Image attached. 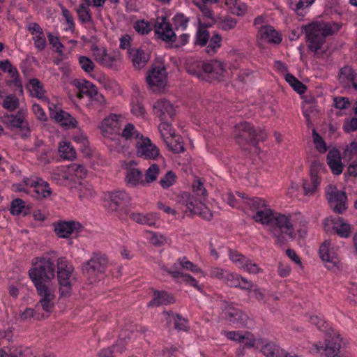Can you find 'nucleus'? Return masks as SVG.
I'll use <instances>...</instances> for the list:
<instances>
[{"instance_id": "obj_1", "label": "nucleus", "mask_w": 357, "mask_h": 357, "mask_svg": "<svg viewBox=\"0 0 357 357\" xmlns=\"http://www.w3.org/2000/svg\"><path fill=\"white\" fill-rule=\"evenodd\" d=\"M290 215L275 212L271 208H265V211H257L252 216L256 222L269 225L270 233L275 239V243L278 245H287L289 240L296 238L294 227Z\"/></svg>"}, {"instance_id": "obj_2", "label": "nucleus", "mask_w": 357, "mask_h": 357, "mask_svg": "<svg viewBox=\"0 0 357 357\" xmlns=\"http://www.w3.org/2000/svg\"><path fill=\"white\" fill-rule=\"evenodd\" d=\"M29 270V276L36 288L49 287L47 283L55 277L54 261L50 257H37Z\"/></svg>"}, {"instance_id": "obj_3", "label": "nucleus", "mask_w": 357, "mask_h": 357, "mask_svg": "<svg viewBox=\"0 0 357 357\" xmlns=\"http://www.w3.org/2000/svg\"><path fill=\"white\" fill-rule=\"evenodd\" d=\"M74 270L73 266L65 257L57 259L56 273L61 298H69L73 294V281L76 280V278L73 276Z\"/></svg>"}, {"instance_id": "obj_4", "label": "nucleus", "mask_w": 357, "mask_h": 357, "mask_svg": "<svg viewBox=\"0 0 357 357\" xmlns=\"http://www.w3.org/2000/svg\"><path fill=\"white\" fill-rule=\"evenodd\" d=\"M108 201L107 209L114 213L121 220H126L130 211L131 197L125 190L109 192L105 195Z\"/></svg>"}, {"instance_id": "obj_5", "label": "nucleus", "mask_w": 357, "mask_h": 357, "mask_svg": "<svg viewBox=\"0 0 357 357\" xmlns=\"http://www.w3.org/2000/svg\"><path fill=\"white\" fill-rule=\"evenodd\" d=\"M146 80L154 92L164 91L167 84V73L162 58H155L147 73Z\"/></svg>"}, {"instance_id": "obj_6", "label": "nucleus", "mask_w": 357, "mask_h": 357, "mask_svg": "<svg viewBox=\"0 0 357 357\" xmlns=\"http://www.w3.org/2000/svg\"><path fill=\"white\" fill-rule=\"evenodd\" d=\"M238 133L236 134V139L238 144H248L253 146L256 149L259 142H264L266 139V133L260 128H255L250 123L244 121L236 126Z\"/></svg>"}, {"instance_id": "obj_7", "label": "nucleus", "mask_w": 357, "mask_h": 357, "mask_svg": "<svg viewBox=\"0 0 357 357\" xmlns=\"http://www.w3.org/2000/svg\"><path fill=\"white\" fill-rule=\"evenodd\" d=\"M108 264V258L105 255L93 254L92 257L82 266V272L90 282L96 281L99 274L104 273Z\"/></svg>"}, {"instance_id": "obj_8", "label": "nucleus", "mask_w": 357, "mask_h": 357, "mask_svg": "<svg viewBox=\"0 0 357 357\" xmlns=\"http://www.w3.org/2000/svg\"><path fill=\"white\" fill-rule=\"evenodd\" d=\"M326 198L333 211L337 214H342L347 210L348 197L345 191L339 190L334 184H329L325 188Z\"/></svg>"}, {"instance_id": "obj_9", "label": "nucleus", "mask_w": 357, "mask_h": 357, "mask_svg": "<svg viewBox=\"0 0 357 357\" xmlns=\"http://www.w3.org/2000/svg\"><path fill=\"white\" fill-rule=\"evenodd\" d=\"M318 24L316 22H311L305 25H303L305 29V41L307 44L308 49L314 52L315 54L322 56L326 53V50L319 52L326 43V39L319 33Z\"/></svg>"}, {"instance_id": "obj_10", "label": "nucleus", "mask_w": 357, "mask_h": 357, "mask_svg": "<svg viewBox=\"0 0 357 357\" xmlns=\"http://www.w3.org/2000/svg\"><path fill=\"white\" fill-rule=\"evenodd\" d=\"M153 109L154 114L161 121L158 126L159 130H167L169 127H171V121L174 119L176 115L172 104L167 99H162L154 103Z\"/></svg>"}, {"instance_id": "obj_11", "label": "nucleus", "mask_w": 357, "mask_h": 357, "mask_svg": "<svg viewBox=\"0 0 357 357\" xmlns=\"http://www.w3.org/2000/svg\"><path fill=\"white\" fill-rule=\"evenodd\" d=\"M222 313L227 321L238 327L249 328L250 321L247 314L242 310L236 307L234 303L224 301Z\"/></svg>"}, {"instance_id": "obj_12", "label": "nucleus", "mask_w": 357, "mask_h": 357, "mask_svg": "<svg viewBox=\"0 0 357 357\" xmlns=\"http://www.w3.org/2000/svg\"><path fill=\"white\" fill-rule=\"evenodd\" d=\"M153 28L158 39L171 44L176 41L177 36L167 15L158 17Z\"/></svg>"}, {"instance_id": "obj_13", "label": "nucleus", "mask_w": 357, "mask_h": 357, "mask_svg": "<svg viewBox=\"0 0 357 357\" xmlns=\"http://www.w3.org/2000/svg\"><path fill=\"white\" fill-rule=\"evenodd\" d=\"M1 122L9 129L19 128L22 133L21 137L26 139L30 136L31 130L28 122L25 121L19 112L16 114H5L1 117Z\"/></svg>"}, {"instance_id": "obj_14", "label": "nucleus", "mask_w": 357, "mask_h": 357, "mask_svg": "<svg viewBox=\"0 0 357 357\" xmlns=\"http://www.w3.org/2000/svg\"><path fill=\"white\" fill-rule=\"evenodd\" d=\"M326 335L328 336L325 339L324 347L314 344L317 352H320L321 349H323L324 355L326 357H349L345 353L338 354L342 342V338L340 337V335L332 336L329 333V334H326Z\"/></svg>"}, {"instance_id": "obj_15", "label": "nucleus", "mask_w": 357, "mask_h": 357, "mask_svg": "<svg viewBox=\"0 0 357 357\" xmlns=\"http://www.w3.org/2000/svg\"><path fill=\"white\" fill-rule=\"evenodd\" d=\"M54 232L59 238H67L73 233H80L84 226L75 220H59L53 223Z\"/></svg>"}, {"instance_id": "obj_16", "label": "nucleus", "mask_w": 357, "mask_h": 357, "mask_svg": "<svg viewBox=\"0 0 357 357\" xmlns=\"http://www.w3.org/2000/svg\"><path fill=\"white\" fill-rule=\"evenodd\" d=\"M56 105L51 104L49 106L50 116L54 119L55 122L59 123L65 128H74L77 126V121L68 112L60 109L59 111L56 112L54 108Z\"/></svg>"}, {"instance_id": "obj_17", "label": "nucleus", "mask_w": 357, "mask_h": 357, "mask_svg": "<svg viewBox=\"0 0 357 357\" xmlns=\"http://www.w3.org/2000/svg\"><path fill=\"white\" fill-rule=\"evenodd\" d=\"M137 155L146 160H155L160 155L159 149L151 142L149 137L136 144Z\"/></svg>"}, {"instance_id": "obj_18", "label": "nucleus", "mask_w": 357, "mask_h": 357, "mask_svg": "<svg viewBox=\"0 0 357 357\" xmlns=\"http://www.w3.org/2000/svg\"><path fill=\"white\" fill-rule=\"evenodd\" d=\"M38 295L40 297L39 300V305L42 310L45 312V314H48L50 317V313L54 310L55 304L53 300L55 298L54 291L50 287L36 288Z\"/></svg>"}, {"instance_id": "obj_19", "label": "nucleus", "mask_w": 357, "mask_h": 357, "mask_svg": "<svg viewBox=\"0 0 357 357\" xmlns=\"http://www.w3.org/2000/svg\"><path fill=\"white\" fill-rule=\"evenodd\" d=\"M177 202L185 205L191 213L203 215V213L201 211L202 208L199 206V204L202 205V201L198 200L197 197L190 192H180L177 196Z\"/></svg>"}, {"instance_id": "obj_20", "label": "nucleus", "mask_w": 357, "mask_h": 357, "mask_svg": "<svg viewBox=\"0 0 357 357\" xmlns=\"http://www.w3.org/2000/svg\"><path fill=\"white\" fill-rule=\"evenodd\" d=\"M331 241H325L319 247V255L323 261L326 263L328 269H333L336 267L338 259L334 252L330 251Z\"/></svg>"}, {"instance_id": "obj_21", "label": "nucleus", "mask_w": 357, "mask_h": 357, "mask_svg": "<svg viewBox=\"0 0 357 357\" xmlns=\"http://www.w3.org/2000/svg\"><path fill=\"white\" fill-rule=\"evenodd\" d=\"M327 163L334 175L342 173L344 165L341 162V155L338 149L333 148L327 154Z\"/></svg>"}, {"instance_id": "obj_22", "label": "nucleus", "mask_w": 357, "mask_h": 357, "mask_svg": "<svg viewBox=\"0 0 357 357\" xmlns=\"http://www.w3.org/2000/svg\"><path fill=\"white\" fill-rule=\"evenodd\" d=\"M26 88L30 91L31 96L45 100L50 104L49 98L45 96L46 91L44 89V85L38 79H30L26 85Z\"/></svg>"}, {"instance_id": "obj_23", "label": "nucleus", "mask_w": 357, "mask_h": 357, "mask_svg": "<svg viewBox=\"0 0 357 357\" xmlns=\"http://www.w3.org/2000/svg\"><path fill=\"white\" fill-rule=\"evenodd\" d=\"M164 313L168 315V317H167V324L168 326L173 323L174 328L177 331L187 332L189 331L190 326L187 319L183 317L179 314L174 313L172 311H165Z\"/></svg>"}, {"instance_id": "obj_24", "label": "nucleus", "mask_w": 357, "mask_h": 357, "mask_svg": "<svg viewBox=\"0 0 357 357\" xmlns=\"http://www.w3.org/2000/svg\"><path fill=\"white\" fill-rule=\"evenodd\" d=\"M324 165L319 160H314L311 162L310 167V176L311 180H312V188L310 190L307 188L305 192V196L313 195L317 190L319 185L320 184V179L318 177V172L323 167Z\"/></svg>"}, {"instance_id": "obj_25", "label": "nucleus", "mask_w": 357, "mask_h": 357, "mask_svg": "<svg viewBox=\"0 0 357 357\" xmlns=\"http://www.w3.org/2000/svg\"><path fill=\"white\" fill-rule=\"evenodd\" d=\"M176 301L173 294L165 291L154 290L152 300L149 303L148 306L166 305L174 303Z\"/></svg>"}, {"instance_id": "obj_26", "label": "nucleus", "mask_w": 357, "mask_h": 357, "mask_svg": "<svg viewBox=\"0 0 357 357\" xmlns=\"http://www.w3.org/2000/svg\"><path fill=\"white\" fill-rule=\"evenodd\" d=\"M261 39L269 43L279 45L282 41L281 35L274 29L273 26L264 25L259 29Z\"/></svg>"}, {"instance_id": "obj_27", "label": "nucleus", "mask_w": 357, "mask_h": 357, "mask_svg": "<svg viewBox=\"0 0 357 357\" xmlns=\"http://www.w3.org/2000/svg\"><path fill=\"white\" fill-rule=\"evenodd\" d=\"M169 275H172L173 278L176 280L177 282L182 283L185 282L186 284H189L190 286L194 287L197 290L202 291V289L201 286L198 284L197 280L191 275L188 273H184L179 271H169Z\"/></svg>"}, {"instance_id": "obj_28", "label": "nucleus", "mask_w": 357, "mask_h": 357, "mask_svg": "<svg viewBox=\"0 0 357 357\" xmlns=\"http://www.w3.org/2000/svg\"><path fill=\"white\" fill-rule=\"evenodd\" d=\"M31 206L26 205L22 199L16 198L11 202L10 213L13 215L26 216L31 213Z\"/></svg>"}, {"instance_id": "obj_29", "label": "nucleus", "mask_w": 357, "mask_h": 357, "mask_svg": "<svg viewBox=\"0 0 357 357\" xmlns=\"http://www.w3.org/2000/svg\"><path fill=\"white\" fill-rule=\"evenodd\" d=\"M128 340H130V337L128 335H124L118 340L115 345L113 346V349L111 348L102 349L100 352L98 357H113L112 354L114 351L121 353L126 349L125 345L127 344Z\"/></svg>"}, {"instance_id": "obj_30", "label": "nucleus", "mask_w": 357, "mask_h": 357, "mask_svg": "<svg viewBox=\"0 0 357 357\" xmlns=\"http://www.w3.org/2000/svg\"><path fill=\"white\" fill-rule=\"evenodd\" d=\"M181 268L188 271H190L193 273H200L202 274L203 273L202 269L199 268L196 264L188 260L186 257L179 258L177 262L174 263L172 266V269H175V271H178Z\"/></svg>"}, {"instance_id": "obj_31", "label": "nucleus", "mask_w": 357, "mask_h": 357, "mask_svg": "<svg viewBox=\"0 0 357 357\" xmlns=\"http://www.w3.org/2000/svg\"><path fill=\"white\" fill-rule=\"evenodd\" d=\"M118 124V116L111 114L103 119L99 128L103 133H112Z\"/></svg>"}, {"instance_id": "obj_32", "label": "nucleus", "mask_w": 357, "mask_h": 357, "mask_svg": "<svg viewBox=\"0 0 357 357\" xmlns=\"http://www.w3.org/2000/svg\"><path fill=\"white\" fill-rule=\"evenodd\" d=\"M149 59L150 55L145 53V52L141 48H139L136 50L135 54H134L132 61L134 67L140 70L145 66Z\"/></svg>"}, {"instance_id": "obj_33", "label": "nucleus", "mask_w": 357, "mask_h": 357, "mask_svg": "<svg viewBox=\"0 0 357 357\" xmlns=\"http://www.w3.org/2000/svg\"><path fill=\"white\" fill-rule=\"evenodd\" d=\"M286 82L293 89L300 95L304 94L307 91V86L298 79L294 75L287 73L285 75Z\"/></svg>"}, {"instance_id": "obj_34", "label": "nucleus", "mask_w": 357, "mask_h": 357, "mask_svg": "<svg viewBox=\"0 0 357 357\" xmlns=\"http://www.w3.org/2000/svg\"><path fill=\"white\" fill-rule=\"evenodd\" d=\"M30 354L29 349L7 348L0 351V357H29Z\"/></svg>"}, {"instance_id": "obj_35", "label": "nucleus", "mask_w": 357, "mask_h": 357, "mask_svg": "<svg viewBox=\"0 0 357 357\" xmlns=\"http://www.w3.org/2000/svg\"><path fill=\"white\" fill-rule=\"evenodd\" d=\"M130 218L141 225H147L149 226H152L155 225L156 218L153 214H146L145 215H142L141 213H132L130 215Z\"/></svg>"}, {"instance_id": "obj_36", "label": "nucleus", "mask_w": 357, "mask_h": 357, "mask_svg": "<svg viewBox=\"0 0 357 357\" xmlns=\"http://www.w3.org/2000/svg\"><path fill=\"white\" fill-rule=\"evenodd\" d=\"M160 172V167L157 164H152L146 171L144 180H141L140 184L144 186L146 184L151 183L156 181Z\"/></svg>"}, {"instance_id": "obj_37", "label": "nucleus", "mask_w": 357, "mask_h": 357, "mask_svg": "<svg viewBox=\"0 0 357 357\" xmlns=\"http://www.w3.org/2000/svg\"><path fill=\"white\" fill-rule=\"evenodd\" d=\"M20 317L23 321L30 319L31 318H34L38 321H40L47 319L48 314H45L44 313L38 312L36 309L26 307L20 314Z\"/></svg>"}, {"instance_id": "obj_38", "label": "nucleus", "mask_w": 357, "mask_h": 357, "mask_svg": "<svg viewBox=\"0 0 357 357\" xmlns=\"http://www.w3.org/2000/svg\"><path fill=\"white\" fill-rule=\"evenodd\" d=\"M142 177V173L139 169L130 168L127 172L125 180L127 183L135 187L140 184Z\"/></svg>"}, {"instance_id": "obj_39", "label": "nucleus", "mask_w": 357, "mask_h": 357, "mask_svg": "<svg viewBox=\"0 0 357 357\" xmlns=\"http://www.w3.org/2000/svg\"><path fill=\"white\" fill-rule=\"evenodd\" d=\"M86 3H81L76 9L79 21L82 24L92 22V15Z\"/></svg>"}, {"instance_id": "obj_40", "label": "nucleus", "mask_w": 357, "mask_h": 357, "mask_svg": "<svg viewBox=\"0 0 357 357\" xmlns=\"http://www.w3.org/2000/svg\"><path fill=\"white\" fill-rule=\"evenodd\" d=\"M33 192L34 194L32 195V196L39 199L50 197L52 192L50 188L49 183L44 181L36 190H33Z\"/></svg>"}, {"instance_id": "obj_41", "label": "nucleus", "mask_w": 357, "mask_h": 357, "mask_svg": "<svg viewBox=\"0 0 357 357\" xmlns=\"http://www.w3.org/2000/svg\"><path fill=\"white\" fill-rule=\"evenodd\" d=\"M245 204L249 207L250 209L257 211H265L262 210L263 208H266V204L264 199L259 197H246Z\"/></svg>"}, {"instance_id": "obj_42", "label": "nucleus", "mask_w": 357, "mask_h": 357, "mask_svg": "<svg viewBox=\"0 0 357 357\" xmlns=\"http://www.w3.org/2000/svg\"><path fill=\"white\" fill-rule=\"evenodd\" d=\"M357 74L355 70L350 66H346L340 70V82L341 84L344 82V79L348 82H353L356 79Z\"/></svg>"}, {"instance_id": "obj_43", "label": "nucleus", "mask_w": 357, "mask_h": 357, "mask_svg": "<svg viewBox=\"0 0 357 357\" xmlns=\"http://www.w3.org/2000/svg\"><path fill=\"white\" fill-rule=\"evenodd\" d=\"M59 151L61 153V156L66 160H73L76 158V151L70 146V142H65L63 146H60Z\"/></svg>"}, {"instance_id": "obj_44", "label": "nucleus", "mask_w": 357, "mask_h": 357, "mask_svg": "<svg viewBox=\"0 0 357 357\" xmlns=\"http://www.w3.org/2000/svg\"><path fill=\"white\" fill-rule=\"evenodd\" d=\"M218 20L219 22L218 28L223 31L233 29L237 24V20L229 15L224 17H218Z\"/></svg>"}, {"instance_id": "obj_45", "label": "nucleus", "mask_w": 357, "mask_h": 357, "mask_svg": "<svg viewBox=\"0 0 357 357\" xmlns=\"http://www.w3.org/2000/svg\"><path fill=\"white\" fill-rule=\"evenodd\" d=\"M210 38L209 31L207 29H203L198 26L196 33V39L195 44L199 45L201 47H204L208 42Z\"/></svg>"}, {"instance_id": "obj_46", "label": "nucleus", "mask_w": 357, "mask_h": 357, "mask_svg": "<svg viewBox=\"0 0 357 357\" xmlns=\"http://www.w3.org/2000/svg\"><path fill=\"white\" fill-rule=\"evenodd\" d=\"M172 21L174 22V31H177L179 27H181L182 29L184 30L188 26L189 18L185 17L183 13H178L174 16Z\"/></svg>"}, {"instance_id": "obj_47", "label": "nucleus", "mask_w": 357, "mask_h": 357, "mask_svg": "<svg viewBox=\"0 0 357 357\" xmlns=\"http://www.w3.org/2000/svg\"><path fill=\"white\" fill-rule=\"evenodd\" d=\"M2 106L8 111L13 112L19 107V99L15 95H8L6 96Z\"/></svg>"}, {"instance_id": "obj_48", "label": "nucleus", "mask_w": 357, "mask_h": 357, "mask_svg": "<svg viewBox=\"0 0 357 357\" xmlns=\"http://www.w3.org/2000/svg\"><path fill=\"white\" fill-rule=\"evenodd\" d=\"M237 342L244 344V347H254L256 339L253 334L249 331H244L238 339Z\"/></svg>"}, {"instance_id": "obj_49", "label": "nucleus", "mask_w": 357, "mask_h": 357, "mask_svg": "<svg viewBox=\"0 0 357 357\" xmlns=\"http://www.w3.org/2000/svg\"><path fill=\"white\" fill-rule=\"evenodd\" d=\"M312 137L313 142L319 152L321 153L326 152L328 149L326 144L315 129H313L312 130Z\"/></svg>"}, {"instance_id": "obj_50", "label": "nucleus", "mask_w": 357, "mask_h": 357, "mask_svg": "<svg viewBox=\"0 0 357 357\" xmlns=\"http://www.w3.org/2000/svg\"><path fill=\"white\" fill-rule=\"evenodd\" d=\"M132 108L131 112L136 117L144 118L146 114L144 106L137 98L136 100H132L131 102Z\"/></svg>"}, {"instance_id": "obj_51", "label": "nucleus", "mask_w": 357, "mask_h": 357, "mask_svg": "<svg viewBox=\"0 0 357 357\" xmlns=\"http://www.w3.org/2000/svg\"><path fill=\"white\" fill-rule=\"evenodd\" d=\"M176 174L170 170L160 179V184L164 189H167L176 182Z\"/></svg>"}, {"instance_id": "obj_52", "label": "nucleus", "mask_w": 357, "mask_h": 357, "mask_svg": "<svg viewBox=\"0 0 357 357\" xmlns=\"http://www.w3.org/2000/svg\"><path fill=\"white\" fill-rule=\"evenodd\" d=\"M134 29L137 33L142 35H146L152 30L150 23L144 20L136 21L134 25Z\"/></svg>"}, {"instance_id": "obj_53", "label": "nucleus", "mask_w": 357, "mask_h": 357, "mask_svg": "<svg viewBox=\"0 0 357 357\" xmlns=\"http://www.w3.org/2000/svg\"><path fill=\"white\" fill-rule=\"evenodd\" d=\"M79 63L82 68V69L85 73H91L93 71L95 68V64L93 61L86 56H79Z\"/></svg>"}, {"instance_id": "obj_54", "label": "nucleus", "mask_w": 357, "mask_h": 357, "mask_svg": "<svg viewBox=\"0 0 357 357\" xmlns=\"http://www.w3.org/2000/svg\"><path fill=\"white\" fill-rule=\"evenodd\" d=\"M102 58H99V63L103 67L112 68L113 62L116 61V56L109 54L105 48L102 50Z\"/></svg>"}, {"instance_id": "obj_55", "label": "nucleus", "mask_w": 357, "mask_h": 357, "mask_svg": "<svg viewBox=\"0 0 357 357\" xmlns=\"http://www.w3.org/2000/svg\"><path fill=\"white\" fill-rule=\"evenodd\" d=\"M332 229H335V234L342 238H348L350 236L351 233L350 225L345 222H342L340 224V227L333 226Z\"/></svg>"}, {"instance_id": "obj_56", "label": "nucleus", "mask_w": 357, "mask_h": 357, "mask_svg": "<svg viewBox=\"0 0 357 357\" xmlns=\"http://www.w3.org/2000/svg\"><path fill=\"white\" fill-rule=\"evenodd\" d=\"M192 188L193 192L197 196L201 197L199 200L205 201V199L207 197V190L204 188L203 183L201 182L199 180H197L192 184Z\"/></svg>"}, {"instance_id": "obj_57", "label": "nucleus", "mask_w": 357, "mask_h": 357, "mask_svg": "<svg viewBox=\"0 0 357 357\" xmlns=\"http://www.w3.org/2000/svg\"><path fill=\"white\" fill-rule=\"evenodd\" d=\"M318 24V29L319 34H321L324 38H326L328 36H332L335 33V31L332 28L329 23H324L321 24L319 22L314 21Z\"/></svg>"}, {"instance_id": "obj_58", "label": "nucleus", "mask_w": 357, "mask_h": 357, "mask_svg": "<svg viewBox=\"0 0 357 357\" xmlns=\"http://www.w3.org/2000/svg\"><path fill=\"white\" fill-rule=\"evenodd\" d=\"M227 284L231 287H238L240 285V275L234 273H228L224 279Z\"/></svg>"}, {"instance_id": "obj_59", "label": "nucleus", "mask_w": 357, "mask_h": 357, "mask_svg": "<svg viewBox=\"0 0 357 357\" xmlns=\"http://www.w3.org/2000/svg\"><path fill=\"white\" fill-rule=\"evenodd\" d=\"M169 150L173 153H181L185 151L183 142L175 140L174 143H169L165 139H164Z\"/></svg>"}, {"instance_id": "obj_60", "label": "nucleus", "mask_w": 357, "mask_h": 357, "mask_svg": "<svg viewBox=\"0 0 357 357\" xmlns=\"http://www.w3.org/2000/svg\"><path fill=\"white\" fill-rule=\"evenodd\" d=\"M241 266L250 273H257L261 271V268L255 263L245 257L244 263Z\"/></svg>"}, {"instance_id": "obj_61", "label": "nucleus", "mask_w": 357, "mask_h": 357, "mask_svg": "<svg viewBox=\"0 0 357 357\" xmlns=\"http://www.w3.org/2000/svg\"><path fill=\"white\" fill-rule=\"evenodd\" d=\"M98 81L105 89L115 91L119 88V84L114 79L104 77Z\"/></svg>"}, {"instance_id": "obj_62", "label": "nucleus", "mask_w": 357, "mask_h": 357, "mask_svg": "<svg viewBox=\"0 0 357 357\" xmlns=\"http://www.w3.org/2000/svg\"><path fill=\"white\" fill-rule=\"evenodd\" d=\"M334 107L339 109H344L350 104V101L347 97H335L333 98Z\"/></svg>"}, {"instance_id": "obj_63", "label": "nucleus", "mask_w": 357, "mask_h": 357, "mask_svg": "<svg viewBox=\"0 0 357 357\" xmlns=\"http://www.w3.org/2000/svg\"><path fill=\"white\" fill-rule=\"evenodd\" d=\"M343 130L346 133L357 130V118L353 117L350 121L347 119L343 125Z\"/></svg>"}, {"instance_id": "obj_64", "label": "nucleus", "mask_w": 357, "mask_h": 357, "mask_svg": "<svg viewBox=\"0 0 357 357\" xmlns=\"http://www.w3.org/2000/svg\"><path fill=\"white\" fill-rule=\"evenodd\" d=\"M32 109L36 115V118L41 121H46L47 120V116L43 110V109L40 107L39 104L35 103L32 106Z\"/></svg>"}]
</instances>
